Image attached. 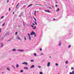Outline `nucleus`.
<instances>
[{"mask_svg": "<svg viewBox=\"0 0 74 74\" xmlns=\"http://www.w3.org/2000/svg\"><path fill=\"white\" fill-rule=\"evenodd\" d=\"M58 74H59V73H58Z\"/></svg>", "mask_w": 74, "mask_h": 74, "instance_id": "nucleus-57", "label": "nucleus"}, {"mask_svg": "<svg viewBox=\"0 0 74 74\" xmlns=\"http://www.w3.org/2000/svg\"><path fill=\"white\" fill-rule=\"evenodd\" d=\"M71 70H74V68L73 67H72L71 68Z\"/></svg>", "mask_w": 74, "mask_h": 74, "instance_id": "nucleus-22", "label": "nucleus"}, {"mask_svg": "<svg viewBox=\"0 0 74 74\" xmlns=\"http://www.w3.org/2000/svg\"><path fill=\"white\" fill-rule=\"evenodd\" d=\"M31 62H34V60H31Z\"/></svg>", "mask_w": 74, "mask_h": 74, "instance_id": "nucleus-21", "label": "nucleus"}, {"mask_svg": "<svg viewBox=\"0 0 74 74\" xmlns=\"http://www.w3.org/2000/svg\"><path fill=\"white\" fill-rule=\"evenodd\" d=\"M12 51H16V49H12Z\"/></svg>", "mask_w": 74, "mask_h": 74, "instance_id": "nucleus-16", "label": "nucleus"}, {"mask_svg": "<svg viewBox=\"0 0 74 74\" xmlns=\"http://www.w3.org/2000/svg\"><path fill=\"white\" fill-rule=\"evenodd\" d=\"M30 35H32V36H33V35H34L35 37H36V33L34 32H32L30 34Z\"/></svg>", "mask_w": 74, "mask_h": 74, "instance_id": "nucleus-1", "label": "nucleus"}, {"mask_svg": "<svg viewBox=\"0 0 74 74\" xmlns=\"http://www.w3.org/2000/svg\"><path fill=\"white\" fill-rule=\"evenodd\" d=\"M17 34H18V32H16L15 34L16 35Z\"/></svg>", "mask_w": 74, "mask_h": 74, "instance_id": "nucleus-31", "label": "nucleus"}, {"mask_svg": "<svg viewBox=\"0 0 74 74\" xmlns=\"http://www.w3.org/2000/svg\"><path fill=\"white\" fill-rule=\"evenodd\" d=\"M37 13L38 12V11H37Z\"/></svg>", "mask_w": 74, "mask_h": 74, "instance_id": "nucleus-52", "label": "nucleus"}, {"mask_svg": "<svg viewBox=\"0 0 74 74\" xmlns=\"http://www.w3.org/2000/svg\"><path fill=\"white\" fill-rule=\"evenodd\" d=\"M3 18H4V16H2L1 18V19H3Z\"/></svg>", "mask_w": 74, "mask_h": 74, "instance_id": "nucleus-28", "label": "nucleus"}, {"mask_svg": "<svg viewBox=\"0 0 74 74\" xmlns=\"http://www.w3.org/2000/svg\"><path fill=\"white\" fill-rule=\"evenodd\" d=\"M55 0V1H56V0Z\"/></svg>", "mask_w": 74, "mask_h": 74, "instance_id": "nucleus-55", "label": "nucleus"}, {"mask_svg": "<svg viewBox=\"0 0 74 74\" xmlns=\"http://www.w3.org/2000/svg\"><path fill=\"white\" fill-rule=\"evenodd\" d=\"M35 23L36 25H37V22H35Z\"/></svg>", "mask_w": 74, "mask_h": 74, "instance_id": "nucleus-32", "label": "nucleus"}, {"mask_svg": "<svg viewBox=\"0 0 74 74\" xmlns=\"http://www.w3.org/2000/svg\"><path fill=\"white\" fill-rule=\"evenodd\" d=\"M17 39H18V40H21V39L20 38H19V36H17Z\"/></svg>", "mask_w": 74, "mask_h": 74, "instance_id": "nucleus-12", "label": "nucleus"}, {"mask_svg": "<svg viewBox=\"0 0 74 74\" xmlns=\"http://www.w3.org/2000/svg\"><path fill=\"white\" fill-rule=\"evenodd\" d=\"M32 27H34V26L32 25Z\"/></svg>", "mask_w": 74, "mask_h": 74, "instance_id": "nucleus-42", "label": "nucleus"}, {"mask_svg": "<svg viewBox=\"0 0 74 74\" xmlns=\"http://www.w3.org/2000/svg\"><path fill=\"white\" fill-rule=\"evenodd\" d=\"M72 74H74V71H72Z\"/></svg>", "mask_w": 74, "mask_h": 74, "instance_id": "nucleus-27", "label": "nucleus"}, {"mask_svg": "<svg viewBox=\"0 0 74 74\" xmlns=\"http://www.w3.org/2000/svg\"><path fill=\"white\" fill-rule=\"evenodd\" d=\"M41 5V4H36L35 5H34V6H35V5Z\"/></svg>", "mask_w": 74, "mask_h": 74, "instance_id": "nucleus-10", "label": "nucleus"}, {"mask_svg": "<svg viewBox=\"0 0 74 74\" xmlns=\"http://www.w3.org/2000/svg\"><path fill=\"white\" fill-rule=\"evenodd\" d=\"M66 68H67V66L66 67Z\"/></svg>", "mask_w": 74, "mask_h": 74, "instance_id": "nucleus-56", "label": "nucleus"}, {"mask_svg": "<svg viewBox=\"0 0 74 74\" xmlns=\"http://www.w3.org/2000/svg\"><path fill=\"white\" fill-rule=\"evenodd\" d=\"M69 74H72V73L70 72V73H69Z\"/></svg>", "mask_w": 74, "mask_h": 74, "instance_id": "nucleus-43", "label": "nucleus"}, {"mask_svg": "<svg viewBox=\"0 0 74 74\" xmlns=\"http://www.w3.org/2000/svg\"><path fill=\"white\" fill-rule=\"evenodd\" d=\"M38 67H39V68H41V66H38Z\"/></svg>", "mask_w": 74, "mask_h": 74, "instance_id": "nucleus-38", "label": "nucleus"}, {"mask_svg": "<svg viewBox=\"0 0 74 74\" xmlns=\"http://www.w3.org/2000/svg\"><path fill=\"white\" fill-rule=\"evenodd\" d=\"M40 74H42V72H40Z\"/></svg>", "mask_w": 74, "mask_h": 74, "instance_id": "nucleus-30", "label": "nucleus"}, {"mask_svg": "<svg viewBox=\"0 0 74 74\" xmlns=\"http://www.w3.org/2000/svg\"><path fill=\"white\" fill-rule=\"evenodd\" d=\"M36 29V26H35L34 27V28H33V29Z\"/></svg>", "mask_w": 74, "mask_h": 74, "instance_id": "nucleus-17", "label": "nucleus"}, {"mask_svg": "<svg viewBox=\"0 0 74 74\" xmlns=\"http://www.w3.org/2000/svg\"><path fill=\"white\" fill-rule=\"evenodd\" d=\"M45 12H48L49 13H50V12H51L50 11H49V10H45Z\"/></svg>", "mask_w": 74, "mask_h": 74, "instance_id": "nucleus-5", "label": "nucleus"}, {"mask_svg": "<svg viewBox=\"0 0 74 74\" xmlns=\"http://www.w3.org/2000/svg\"><path fill=\"white\" fill-rule=\"evenodd\" d=\"M32 4H30V5H28V7H31V6H32Z\"/></svg>", "mask_w": 74, "mask_h": 74, "instance_id": "nucleus-11", "label": "nucleus"}, {"mask_svg": "<svg viewBox=\"0 0 74 74\" xmlns=\"http://www.w3.org/2000/svg\"><path fill=\"white\" fill-rule=\"evenodd\" d=\"M8 13L7 14H6V15H7V14H8Z\"/></svg>", "mask_w": 74, "mask_h": 74, "instance_id": "nucleus-51", "label": "nucleus"}, {"mask_svg": "<svg viewBox=\"0 0 74 74\" xmlns=\"http://www.w3.org/2000/svg\"><path fill=\"white\" fill-rule=\"evenodd\" d=\"M18 51H19L20 52H23V51H24V50L21 49H18Z\"/></svg>", "mask_w": 74, "mask_h": 74, "instance_id": "nucleus-4", "label": "nucleus"}, {"mask_svg": "<svg viewBox=\"0 0 74 74\" xmlns=\"http://www.w3.org/2000/svg\"><path fill=\"white\" fill-rule=\"evenodd\" d=\"M34 66V65H32L30 67V69H32V68H33Z\"/></svg>", "mask_w": 74, "mask_h": 74, "instance_id": "nucleus-9", "label": "nucleus"}, {"mask_svg": "<svg viewBox=\"0 0 74 74\" xmlns=\"http://www.w3.org/2000/svg\"><path fill=\"white\" fill-rule=\"evenodd\" d=\"M23 25L25 26V24H24V21H23Z\"/></svg>", "mask_w": 74, "mask_h": 74, "instance_id": "nucleus-35", "label": "nucleus"}, {"mask_svg": "<svg viewBox=\"0 0 74 74\" xmlns=\"http://www.w3.org/2000/svg\"><path fill=\"white\" fill-rule=\"evenodd\" d=\"M53 20H55V18H53Z\"/></svg>", "mask_w": 74, "mask_h": 74, "instance_id": "nucleus-48", "label": "nucleus"}, {"mask_svg": "<svg viewBox=\"0 0 74 74\" xmlns=\"http://www.w3.org/2000/svg\"><path fill=\"white\" fill-rule=\"evenodd\" d=\"M71 47V45H69L68 46V48H70Z\"/></svg>", "mask_w": 74, "mask_h": 74, "instance_id": "nucleus-19", "label": "nucleus"}, {"mask_svg": "<svg viewBox=\"0 0 74 74\" xmlns=\"http://www.w3.org/2000/svg\"><path fill=\"white\" fill-rule=\"evenodd\" d=\"M34 56H37V54H36V53H34Z\"/></svg>", "mask_w": 74, "mask_h": 74, "instance_id": "nucleus-18", "label": "nucleus"}, {"mask_svg": "<svg viewBox=\"0 0 74 74\" xmlns=\"http://www.w3.org/2000/svg\"><path fill=\"white\" fill-rule=\"evenodd\" d=\"M49 8V9H52V8Z\"/></svg>", "mask_w": 74, "mask_h": 74, "instance_id": "nucleus-47", "label": "nucleus"}, {"mask_svg": "<svg viewBox=\"0 0 74 74\" xmlns=\"http://www.w3.org/2000/svg\"><path fill=\"white\" fill-rule=\"evenodd\" d=\"M14 12H13V14H14Z\"/></svg>", "mask_w": 74, "mask_h": 74, "instance_id": "nucleus-50", "label": "nucleus"}, {"mask_svg": "<svg viewBox=\"0 0 74 74\" xmlns=\"http://www.w3.org/2000/svg\"><path fill=\"white\" fill-rule=\"evenodd\" d=\"M1 28H0V33H1Z\"/></svg>", "mask_w": 74, "mask_h": 74, "instance_id": "nucleus-37", "label": "nucleus"}, {"mask_svg": "<svg viewBox=\"0 0 74 74\" xmlns=\"http://www.w3.org/2000/svg\"><path fill=\"white\" fill-rule=\"evenodd\" d=\"M50 58H51V57H50Z\"/></svg>", "mask_w": 74, "mask_h": 74, "instance_id": "nucleus-54", "label": "nucleus"}, {"mask_svg": "<svg viewBox=\"0 0 74 74\" xmlns=\"http://www.w3.org/2000/svg\"><path fill=\"white\" fill-rule=\"evenodd\" d=\"M19 67V65L18 64H17L16 65V68H18Z\"/></svg>", "mask_w": 74, "mask_h": 74, "instance_id": "nucleus-14", "label": "nucleus"}, {"mask_svg": "<svg viewBox=\"0 0 74 74\" xmlns=\"http://www.w3.org/2000/svg\"><path fill=\"white\" fill-rule=\"evenodd\" d=\"M44 55V54L43 53H41L40 55Z\"/></svg>", "mask_w": 74, "mask_h": 74, "instance_id": "nucleus-39", "label": "nucleus"}, {"mask_svg": "<svg viewBox=\"0 0 74 74\" xmlns=\"http://www.w3.org/2000/svg\"><path fill=\"white\" fill-rule=\"evenodd\" d=\"M56 66H58V63H56Z\"/></svg>", "mask_w": 74, "mask_h": 74, "instance_id": "nucleus-26", "label": "nucleus"}, {"mask_svg": "<svg viewBox=\"0 0 74 74\" xmlns=\"http://www.w3.org/2000/svg\"><path fill=\"white\" fill-rule=\"evenodd\" d=\"M61 43H60V44H59V46H60V45H61Z\"/></svg>", "mask_w": 74, "mask_h": 74, "instance_id": "nucleus-40", "label": "nucleus"}, {"mask_svg": "<svg viewBox=\"0 0 74 74\" xmlns=\"http://www.w3.org/2000/svg\"><path fill=\"white\" fill-rule=\"evenodd\" d=\"M60 10V9H59V8H58L57 10H56V12H58V11H59Z\"/></svg>", "mask_w": 74, "mask_h": 74, "instance_id": "nucleus-8", "label": "nucleus"}, {"mask_svg": "<svg viewBox=\"0 0 74 74\" xmlns=\"http://www.w3.org/2000/svg\"><path fill=\"white\" fill-rule=\"evenodd\" d=\"M27 34L29 36V40H31V37H30V35L29 34Z\"/></svg>", "mask_w": 74, "mask_h": 74, "instance_id": "nucleus-2", "label": "nucleus"}, {"mask_svg": "<svg viewBox=\"0 0 74 74\" xmlns=\"http://www.w3.org/2000/svg\"><path fill=\"white\" fill-rule=\"evenodd\" d=\"M7 3L9 2V1H8V0L7 1Z\"/></svg>", "mask_w": 74, "mask_h": 74, "instance_id": "nucleus-45", "label": "nucleus"}, {"mask_svg": "<svg viewBox=\"0 0 74 74\" xmlns=\"http://www.w3.org/2000/svg\"><path fill=\"white\" fill-rule=\"evenodd\" d=\"M5 23H4L2 25V26H4L5 25Z\"/></svg>", "mask_w": 74, "mask_h": 74, "instance_id": "nucleus-15", "label": "nucleus"}, {"mask_svg": "<svg viewBox=\"0 0 74 74\" xmlns=\"http://www.w3.org/2000/svg\"><path fill=\"white\" fill-rule=\"evenodd\" d=\"M36 11H35L34 13V15L35 16H36Z\"/></svg>", "mask_w": 74, "mask_h": 74, "instance_id": "nucleus-13", "label": "nucleus"}, {"mask_svg": "<svg viewBox=\"0 0 74 74\" xmlns=\"http://www.w3.org/2000/svg\"><path fill=\"white\" fill-rule=\"evenodd\" d=\"M23 64H26V65H27V62H25L22 63Z\"/></svg>", "mask_w": 74, "mask_h": 74, "instance_id": "nucleus-3", "label": "nucleus"}, {"mask_svg": "<svg viewBox=\"0 0 74 74\" xmlns=\"http://www.w3.org/2000/svg\"><path fill=\"white\" fill-rule=\"evenodd\" d=\"M7 70H8V71H10V69H9L8 68H7Z\"/></svg>", "mask_w": 74, "mask_h": 74, "instance_id": "nucleus-23", "label": "nucleus"}, {"mask_svg": "<svg viewBox=\"0 0 74 74\" xmlns=\"http://www.w3.org/2000/svg\"><path fill=\"white\" fill-rule=\"evenodd\" d=\"M3 44H2L1 47H3Z\"/></svg>", "mask_w": 74, "mask_h": 74, "instance_id": "nucleus-33", "label": "nucleus"}, {"mask_svg": "<svg viewBox=\"0 0 74 74\" xmlns=\"http://www.w3.org/2000/svg\"><path fill=\"white\" fill-rule=\"evenodd\" d=\"M39 10H41V8H39Z\"/></svg>", "mask_w": 74, "mask_h": 74, "instance_id": "nucleus-49", "label": "nucleus"}, {"mask_svg": "<svg viewBox=\"0 0 74 74\" xmlns=\"http://www.w3.org/2000/svg\"><path fill=\"white\" fill-rule=\"evenodd\" d=\"M24 69L25 70H28V69H29V68H27V67H24Z\"/></svg>", "mask_w": 74, "mask_h": 74, "instance_id": "nucleus-6", "label": "nucleus"}, {"mask_svg": "<svg viewBox=\"0 0 74 74\" xmlns=\"http://www.w3.org/2000/svg\"><path fill=\"white\" fill-rule=\"evenodd\" d=\"M50 64H51V63H50V62H48V64H47L48 67H49V65H50Z\"/></svg>", "mask_w": 74, "mask_h": 74, "instance_id": "nucleus-7", "label": "nucleus"}, {"mask_svg": "<svg viewBox=\"0 0 74 74\" xmlns=\"http://www.w3.org/2000/svg\"><path fill=\"white\" fill-rule=\"evenodd\" d=\"M20 72H21V73L23 72V70H21L20 71Z\"/></svg>", "mask_w": 74, "mask_h": 74, "instance_id": "nucleus-25", "label": "nucleus"}, {"mask_svg": "<svg viewBox=\"0 0 74 74\" xmlns=\"http://www.w3.org/2000/svg\"><path fill=\"white\" fill-rule=\"evenodd\" d=\"M65 63H66V64H67L68 63V62L67 61H66Z\"/></svg>", "mask_w": 74, "mask_h": 74, "instance_id": "nucleus-20", "label": "nucleus"}, {"mask_svg": "<svg viewBox=\"0 0 74 74\" xmlns=\"http://www.w3.org/2000/svg\"><path fill=\"white\" fill-rule=\"evenodd\" d=\"M58 5H56V7H58Z\"/></svg>", "mask_w": 74, "mask_h": 74, "instance_id": "nucleus-41", "label": "nucleus"}, {"mask_svg": "<svg viewBox=\"0 0 74 74\" xmlns=\"http://www.w3.org/2000/svg\"><path fill=\"white\" fill-rule=\"evenodd\" d=\"M25 40H26V38L25 37Z\"/></svg>", "mask_w": 74, "mask_h": 74, "instance_id": "nucleus-46", "label": "nucleus"}, {"mask_svg": "<svg viewBox=\"0 0 74 74\" xmlns=\"http://www.w3.org/2000/svg\"><path fill=\"white\" fill-rule=\"evenodd\" d=\"M19 3H18L17 5H16V8H17V6H18V5H19Z\"/></svg>", "mask_w": 74, "mask_h": 74, "instance_id": "nucleus-29", "label": "nucleus"}, {"mask_svg": "<svg viewBox=\"0 0 74 74\" xmlns=\"http://www.w3.org/2000/svg\"><path fill=\"white\" fill-rule=\"evenodd\" d=\"M9 11H11V8H9Z\"/></svg>", "mask_w": 74, "mask_h": 74, "instance_id": "nucleus-34", "label": "nucleus"}, {"mask_svg": "<svg viewBox=\"0 0 74 74\" xmlns=\"http://www.w3.org/2000/svg\"><path fill=\"white\" fill-rule=\"evenodd\" d=\"M33 25H35V24L34 23H33Z\"/></svg>", "mask_w": 74, "mask_h": 74, "instance_id": "nucleus-44", "label": "nucleus"}, {"mask_svg": "<svg viewBox=\"0 0 74 74\" xmlns=\"http://www.w3.org/2000/svg\"><path fill=\"white\" fill-rule=\"evenodd\" d=\"M18 27H19V25H18Z\"/></svg>", "mask_w": 74, "mask_h": 74, "instance_id": "nucleus-53", "label": "nucleus"}, {"mask_svg": "<svg viewBox=\"0 0 74 74\" xmlns=\"http://www.w3.org/2000/svg\"><path fill=\"white\" fill-rule=\"evenodd\" d=\"M34 20H35V21H37V20L34 17Z\"/></svg>", "mask_w": 74, "mask_h": 74, "instance_id": "nucleus-24", "label": "nucleus"}, {"mask_svg": "<svg viewBox=\"0 0 74 74\" xmlns=\"http://www.w3.org/2000/svg\"><path fill=\"white\" fill-rule=\"evenodd\" d=\"M40 51H42V48H40Z\"/></svg>", "mask_w": 74, "mask_h": 74, "instance_id": "nucleus-36", "label": "nucleus"}]
</instances>
